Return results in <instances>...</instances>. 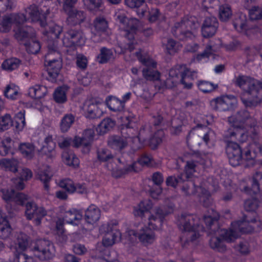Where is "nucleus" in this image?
Masks as SVG:
<instances>
[{"label": "nucleus", "mask_w": 262, "mask_h": 262, "mask_svg": "<svg viewBox=\"0 0 262 262\" xmlns=\"http://www.w3.org/2000/svg\"><path fill=\"white\" fill-rule=\"evenodd\" d=\"M212 214L205 215L203 217L206 225L210 230V234H218L227 242H232L240 236V233H248L255 229V224H260L257 222L255 215L251 217L249 213L244 214L243 219L232 223L229 230L220 229L218 226L220 214L212 210Z\"/></svg>", "instance_id": "1"}, {"label": "nucleus", "mask_w": 262, "mask_h": 262, "mask_svg": "<svg viewBox=\"0 0 262 262\" xmlns=\"http://www.w3.org/2000/svg\"><path fill=\"white\" fill-rule=\"evenodd\" d=\"M235 83L245 90L241 99L246 107H254L262 102V82L247 76H239Z\"/></svg>", "instance_id": "2"}, {"label": "nucleus", "mask_w": 262, "mask_h": 262, "mask_svg": "<svg viewBox=\"0 0 262 262\" xmlns=\"http://www.w3.org/2000/svg\"><path fill=\"white\" fill-rule=\"evenodd\" d=\"M177 225L180 230L183 232H188L190 239H185L184 236L180 237V240L183 246H186L190 241L195 240L200 236L199 231L200 227L198 223V218L194 215L183 213L178 217Z\"/></svg>", "instance_id": "3"}, {"label": "nucleus", "mask_w": 262, "mask_h": 262, "mask_svg": "<svg viewBox=\"0 0 262 262\" xmlns=\"http://www.w3.org/2000/svg\"><path fill=\"white\" fill-rule=\"evenodd\" d=\"M199 24L194 16H186L179 22H177L171 29L172 34L180 40L191 38L194 35Z\"/></svg>", "instance_id": "4"}, {"label": "nucleus", "mask_w": 262, "mask_h": 262, "mask_svg": "<svg viewBox=\"0 0 262 262\" xmlns=\"http://www.w3.org/2000/svg\"><path fill=\"white\" fill-rule=\"evenodd\" d=\"M48 48V52L45 56V64L47 67L48 79L54 82L56 81L62 67L61 59L54 43L49 44Z\"/></svg>", "instance_id": "5"}, {"label": "nucleus", "mask_w": 262, "mask_h": 262, "mask_svg": "<svg viewBox=\"0 0 262 262\" xmlns=\"http://www.w3.org/2000/svg\"><path fill=\"white\" fill-rule=\"evenodd\" d=\"M12 181L13 188L10 190H3L2 198L8 205L14 203L17 205L23 206L28 200V195L22 192H16L14 189L17 190H23L25 187L24 180L17 177L13 178Z\"/></svg>", "instance_id": "6"}, {"label": "nucleus", "mask_w": 262, "mask_h": 262, "mask_svg": "<svg viewBox=\"0 0 262 262\" xmlns=\"http://www.w3.org/2000/svg\"><path fill=\"white\" fill-rule=\"evenodd\" d=\"M35 35L34 30L29 26L19 28L15 34L16 39L25 46L27 52L33 54H37L40 49V43L33 38Z\"/></svg>", "instance_id": "7"}, {"label": "nucleus", "mask_w": 262, "mask_h": 262, "mask_svg": "<svg viewBox=\"0 0 262 262\" xmlns=\"http://www.w3.org/2000/svg\"><path fill=\"white\" fill-rule=\"evenodd\" d=\"M30 250L33 254L41 260L50 259L54 255V246L48 240H37L31 245Z\"/></svg>", "instance_id": "8"}, {"label": "nucleus", "mask_w": 262, "mask_h": 262, "mask_svg": "<svg viewBox=\"0 0 262 262\" xmlns=\"http://www.w3.org/2000/svg\"><path fill=\"white\" fill-rule=\"evenodd\" d=\"M85 40L82 30L79 27L73 26H69L62 38L63 45L66 47L82 46Z\"/></svg>", "instance_id": "9"}, {"label": "nucleus", "mask_w": 262, "mask_h": 262, "mask_svg": "<svg viewBox=\"0 0 262 262\" xmlns=\"http://www.w3.org/2000/svg\"><path fill=\"white\" fill-rule=\"evenodd\" d=\"M223 139L227 143V145H229L231 143L246 142L248 140V136L242 125H238L233 123L232 126L224 132Z\"/></svg>", "instance_id": "10"}, {"label": "nucleus", "mask_w": 262, "mask_h": 262, "mask_svg": "<svg viewBox=\"0 0 262 262\" xmlns=\"http://www.w3.org/2000/svg\"><path fill=\"white\" fill-rule=\"evenodd\" d=\"M138 59L146 67L142 71L144 77L147 80L155 81L159 79L160 74L155 69L157 62L151 58L144 56L140 52L136 53Z\"/></svg>", "instance_id": "11"}, {"label": "nucleus", "mask_w": 262, "mask_h": 262, "mask_svg": "<svg viewBox=\"0 0 262 262\" xmlns=\"http://www.w3.org/2000/svg\"><path fill=\"white\" fill-rule=\"evenodd\" d=\"M28 246L27 236L25 234L18 235L14 252V262H35L32 256L24 253Z\"/></svg>", "instance_id": "12"}, {"label": "nucleus", "mask_w": 262, "mask_h": 262, "mask_svg": "<svg viewBox=\"0 0 262 262\" xmlns=\"http://www.w3.org/2000/svg\"><path fill=\"white\" fill-rule=\"evenodd\" d=\"M50 13V9L46 6L39 8L35 5H32L26 9V14L32 21H39L41 27H46V17Z\"/></svg>", "instance_id": "13"}, {"label": "nucleus", "mask_w": 262, "mask_h": 262, "mask_svg": "<svg viewBox=\"0 0 262 262\" xmlns=\"http://www.w3.org/2000/svg\"><path fill=\"white\" fill-rule=\"evenodd\" d=\"M117 19L124 25L123 36L129 40L133 39L139 26V20L136 18L128 19L123 15H118Z\"/></svg>", "instance_id": "14"}, {"label": "nucleus", "mask_w": 262, "mask_h": 262, "mask_svg": "<svg viewBox=\"0 0 262 262\" xmlns=\"http://www.w3.org/2000/svg\"><path fill=\"white\" fill-rule=\"evenodd\" d=\"M26 216L28 220L34 219L36 225L41 223L42 217L47 215L46 210L42 207H38L33 202H28L26 204Z\"/></svg>", "instance_id": "15"}, {"label": "nucleus", "mask_w": 262, "mask_h": 262, "mask_svg": "<svg viewBox=\"0 0 262 262\" xmlns=\"http://www.w3.org/2000/svg\"><path fill=\"white\" fill-rule=\"evenodd\" d=\"M229 163L233 167L240 165L243 162L242 147L237 143H231L226 147Z\"/></svg>", "instance_id": "16"}, {"label": "nucleus", "mask_w": 262, "mask_h": 262, "mask_svg": "<svg viewBox=\"0 0 262 262\" xmlns=\"http://www.w3.org/2000/svg\"><path fill=\"white\" fill-rule=\"evenodd\" d=\"M218 27L219 23L215 16L212 15L206 16L202 26L203 36L205 38L213 36L215 34Z\"/></svg>", "instance_id": "17"}, {"label": "nucleus", "mask_w": 262, "mask_h": 262, "mask_svg": "<svg viewBox=\"0 0 262 262\" xmlns=\"http://www.w3.org/2000/svg\"><path fill=\"white\" fill-rule=\"evenodd\" d=\"M118 161L120 163V165L116 168H114L112 170V176L116 178H120L122 176L128 174L132 172H137L136 162H127L125 161L123 158H119Z\"/></svg>", "instance_id": "18"}, {"label": "nucleus", "mask_w": 262, "mask_h": 262, "mask_svg": "<svg viewBox=\"0 0 262 262\" xmlns=\"http://www.w3.org/2000/svg\"><path fill=\"white\" fill-rule=\"evenodd\" d=\"M66 12L68 14L67 23L69 26L75 27L77 25H80L86 18V14L83 11L72 8Z\"/></svg>", "instance_id": "19"}, {"label": "nucleus", "mask_w": 262, "mask_h": 262, "mask_svg": "<svg viewBox=\"0 0 262 262\" xmlns=\"http://www.w3.org/2000/svg\"><path fill=\"white\" fill-rule=\"evenodd\" d=\"M60 187L64 189L68 192L73 193L77 192L80 194H85L88 190L84 184H75L73 181L70 179L61 180L59 182Z\"/></svg>", "instance_id": "20"}, {"label": "nucleus", "mask_w": 262, "mask_h": 262, "mask_svg": "<svg viewBox=\"0 0 262 262\" xmlns=\"http://www.w3.org/2000/svg\"><path fill=\"white\" fill-rule=\"evenodd\" d=\"M53 174L51 167L48 165H43L40 167L37 173V178L43 184L45 190H49L50 188L49 183Z\"/></svg>", "instance_id": "21"}, {"label": "nucleus", "mask_w": 262, "mask_h": 262, "mask_svg": "<svg viewBox=\"0 0 262 262\" xmlns=\"http://www.w3.org/2000/svg\"><path fill=\"white\" fill-rule=\"evenodd\" d=\"M138 238L142 244L147 246L155 242L156 236L154 231L151 229L145 227L140 230L138 234Z\"/></svg>", "instance_id": "22"}, {"label": "nucleus", "mask_w": 262, "mask_h": 262, "mask_svg": "<svg viewBox=\"0 0 262 262\" xmlns=\"http://www.w3.org/2000/svg\"><path fill=\"white\" fill-rule=\"evenodd\" d=\"M95 136V131L93 129H85L82 138L75 137L73 140L74 146L78 147L79 146L89 147L91 144Z\"/></svg>", "instance_id": "23"}, {"label": "nucleus", "mask_w": 262, "mask_h": 262, "mask_svg": "<svg viewBox=\"0 0 262 262\" xmlns=\"http://www.w3.org/2000/svg\"><path fill=\"white\" fill-rule=\"evenodd\" d=\"M233 122L235 124L238 123L241 124L246 123L247 125L250 127H254L257 124L256 120L252 117L249 113L246 110L239 111L236 114Z\"/></svg>", "instance_id": "24"}, {"label": "nucleus", "mask_w": 262, "mask_h": 262, "mask_svg": "<svg viewBox=\"0 0 262 262\" xmlns=\"http://www.w3.org/2000/svg\"><path fill=\"white\" fill-rule=\"evenodd\" d=\"M213 109L220 111H226L231 107V100L227 97H217L210 101Z\"/></svg>", "instance_id": "25"}, {"label": "nucleus", "mask_w": 262, "mask_h": 262, "mask_svg": "<svg viewBox=\"0 0 262 262\" xmlns=\"http://www.w3.org/2000/svg\"><path fill=\"white\" fill-rule=\"evenodd\" d=\"M83 111L85 116L90 119L98 118L102 114L97 105L90 100L86 101L84 103Z\"/></svg>", "instance_id": "26"}, {"label": "nucleus", "mask_w": 262, "mask_h": 262, "mask_svg": "<svg viewBox=\"0 0 262 262\" xmlns=\"http://www.w3.org/2000/svg\"><path fill=\"white\" fill-rule=\"evenodd\" d=\"M107 144L112 148L118 151H121L127 147L128 141L122 136L114 135L108 138Z\"/></svg>", "instance_id": "27"}, {"label": "nucleus", "mask_w": 262, "mask_h": 262, "mask_svg": "<svg viewBox=\"0 0 262 262\" xmlns=\"http://www.w3.org/2000/svg\"><path fill=\"white\" fill-rule=\"evenodd\" d=\"M185 69H188L184 66H179V68L171 69L169 72V77L166 80V84L169 87L176 85L179 77L181 78V74Z\"/></svg>", "instance_id": "28"}, {"label": "nucleus", "mask_w": 262, "mask_h": 262, "mask_svg": "<svg viewBox=\"0 0 262 262\" xmlns=\"http://www.w3.org/2000/svg\"><path fill=\"white\" fill-rule=\"evenodd\" d=\"M100 217V210L96 206L92 205L87 209L85 213V220L90 224H93Z\"/></svg>", "instance_id": "29"}, {"label": "nucleus", "mask_w": 262, "mask_h": 262, "mask_svg": "<svg viewBox=\"0 0 262 262\" xmlns=\"http://www.w3.org/2000/svg\"><path fill=\"white\" fill-rule=\"evenodd\" d=\"M121 240V233L119 230H114L107 232L103 238L102 243L105 247L112 246L116 242Z\"/></svg>", "instance_id": "30"}, {"label": "nucleus", "mask_w": 262, "mask_h": 262, "mask_svg": "<svg viewBox=\"0 0 262 262\" xmlns=\"http://www.w3.org/2000/svg\"><path fill=\"white\" fill-rule=\"evenodd\" d=\"M56 144L53 141L52 136L49 135L44 140V144L38 149V152L42 155L50 156L54 151Z\"/></svg>", "instance_id": "31"}, {"label": "nucleus", "mask_w": 262, "mask_h": 262, "mask_svg": "<svg viewBox=\"0 0 262 262\" xmlns=\"http://www.w3.org/2000/svg\"><path fill=\"white\" fill-rule=\"evenodd\" d=\"M234 28L238 32H241L247 29V17L243 13L237 14L233 21Z\"/></svg>", "instance_id": "32"}, {"label": "nucleus", "mask_w": 262, "mask_h": 262, "mask_svg": "<svg viewBox=\"0 0 262 262\" xmlns=\"http://www.w3.org/2000/svg\"><path fill=\"white\" fill-rule=\"evenodd\" d=\"M106 102L108 107L114 112L121 111L124 107L123 101L114 96L108 97L106 100Z\"/></svg>", "instance_id": "33"}, {"label": "nucleus", "mask_w": 262, "mask_h": 262, "mask_svg": "<svg viewBox=\"0 0 262 262\" xmlns=\"http://www.w3.org/2000/svg\"><path fill=\"white\" fill-rule=\"evenodd\" d=\"M82 218V214L76 210H69L67 211L63 219L65 222L73 225H77Z\"/></svg>", "instance_id": "34"}, {"label": "nucleus", "mask_w": 262, "mask_h": 262, "mask_svg": "<svg viewBox=\"0 0 262 262\" xmlns=\"http://www.w3.org/2000/svg\"><path fill=\"white\" fill-rule=\"evenodd\" d=\"M11 232V228L7 217H0V238L6 239L8 238Z\"/></svg>", "instance_id": "35"}, {"label": "nucleus", "mask_w": 262, "mask_h": 262, "mask_svg": "<svg viewBox=\"0 0 262 262\" xmlns=\"http://www.w3.org/2000/svg\"><path fill=\"white\" fill-rule=\"evenodd\" d=\"M152 207V204L150 200H147L141 201L139 204V208L134 211L135 215L143 217L145 213H147Z\"/></svg>", "instance_id": "36"}, {"label": "nucleus", "mask_w": 262, "mask_h": 262, "mask_svg": "<svg viewBox=\"0 0 262 262\" xmlns=\"http://www.w3.org/2000/svg\"><path fill=\"white\" fill-rule=\"evenodd\" d=\"M232 15L231 8L228 4H224L220 6L219 9V17L221 21H228Z\"/></svg>", "instance_id": "37"}, {"label": "nucleus", "mask_w": 262, "mask_h": 262, "mask_svg": "<svg viewBox=\"0 0 262 262\" xmlns=\"http://www.w3.org/2000/svg\"><path fill=\"white\" fill-rule=\"evenodd\" d=\"M188 178L186 174L181 173L177 177L169 176L166 180V184L168 186L176 188L178 185L182 184Z\"/></svg>", "instance_id": "38"}, {"label": "nucleus", "mask_w": 262, "mask_h": 262, "mask_svg": "<svg viewBox=\"0 0 262 262\" xmlns=\"http://www.w3.org/2000/svg\"><path fill=\"white\" fill-rule=\"evenodd\" d=\"M47 93V90L45 86L35 85L30 88L29 90V95L35 99H40L43 97Z\"/></svg>", "instance_id": "39"}, {"label": "nucleus", "mask_w": 262, "mask_h": 262, "mask_svg": "<svg viewBox=\"0 0 262 262\" xmlns=\"http://www.w3.org/2000/svg\"><path fill=\"white\" fill-rule=\"evenodd\" d=\"M18 149L24 156L32 159L34 155V146L30 143H23L19 144Z\"/></svg>", "instance_id": "40"}, {"label": "nucleus", "mask_w": 262, "mask_h": 262, "mask_svg": "<svg viewBox=\"0 0 262 262\" xmlns=\"http://www.w3.org/2000/svg\"><path fill=\"white\" fill-rule=\"evenodd\" d=\"M114 58V54L111 49L105 47L101 48L97 59L100 63H105Z\"/></svg>", "instance_id": "41"}, {"label": "nucleus", "mask_w": 262, "mask_h": 262, "mask_svg": "<svg viewBox=\"0 0 262 262\" xmlns=\"http://www.w3.org/2000/svg\"><path fill=\"white\" fill-rule=\"evenodd\" d=\"M182 183L183 185L182 190L186 195L195 194L197 187L192 181L189 180V177H188V178Z\"/></svg>", "instance_id": "42"}, {"label": "nucleus", "mask_w": 262, "mask_h": 262, "mask_svg": "<svg viewBox=\"0 0 262 262\" xmlns=\"http://www.w3.org/2000/svg\"><path fill=\"white\" fill-rule=\"evenodd\" d=\"M259 205V201L256 199L247 200L244 203V207L246 211L247 212V214L249 213L250 215L252 214L253 216H256V213L255 211L257 209Z\"/></svg>", "instance_id": "43"}, {"label": "nucleus", "mask_w": 262, "mask_h": 262, "mask_svg": "<svg viewBox=\"0 0 262 262\" xmlns=\"http://www.w3.org/2000/svg\"><path fill=\"white\" fill-rule=\"evenodd\" d=\"M93 25L98 33L104 32L108 28L107 21L105 18L101 16L95 18L93 21Z\"/></svg>", "instance_id": "44"}, {"label": "nucleus", "mask_w": 262, "mask_h": 262, "mask_svg": "<svg viewBox=\"0 0 262 262\" xmlns=\"http://www.w3.org/2000/svg\"><path fill=\"white\" fill-rule=\"evenodd\" d=\"M75 121V116L72 114L64 116L60 122V128L62 132H67Z\"/></svg>", "instance_id": "45"}, {"label": "nucleus", "mask_w": 262, "mask_h": 262, "mask_svg": "<svg viewBox=\"0 0 262 262\" xmlns=\"http://www.w3.org/2000/svg\"><path fill=\"white\" fill-rule=\"evenodd\" d=\"M0 166L5 168L6 170H9L13 172H16L18 170L17 162L14 160L3 159L0 160Z\"/></svg>", "instance_id": "46"}, {"label": "nucleus", "mask_w": 262, "mask_h": 262, "mask_svg": "<svg viewBox=\"0 0 262 262\" xmlns=\"http://www.w3.org/2000/svg\"><path fill=\"white\" fill-rule=\"evenodd\" d=\"M209 244L212 249H215L219 252H224L226 249L223 240L217 236H212L210 239Z\"/></svg>", "instance_id": "47"}, {"label": "nucleus", "mask_w": 262, "mask_h": 262, "mask_svg": "<svg viewBox=\"0 0 262 262\" xmlns=\"http://www.w3.org/2000/svg\"><path fill=\"white\" fill-rule=\"evenodd\" d=\"M250 147L248 144V147L246 150L244 151V154H242L243 161H245L247 162V166H253L255 164V158L256 157V151L253 150V153L251 152Z\"/></svg>", "instance_id": "48"}, {"label": "nucleus", "mask_w": 262, "mask_h": 262, "mask_svg": "<svg viewBox=\"0 0 262 262\" xmlns=\"http://www.w3.org/2000/svg\"><path fill=\"white\" fill-rule=\"evenodd\" d=\"M20 63V60L16 58L8 59L2 63V68L6 70L12 71L18 68Z\"/></svg>", "instance_id": "49"}, {"label": "nucleus", "mask_w": 262, "mask_h": 262, "mask_svg": "<svg viewBox=\"0 0 262 262\" xmlns=\"http://www.w3.org/2000/svg\"><path fill=\"white\" fill-rule=\"evenodd\" d=\"M197 85L199 90L205 93L211 92L218 88L217 84L203 80L199 81Z\"/></svg>", "instance_id": "50"}, {"label": "nucleus", "mask_w": 262, "mask_h": 262, "mask_svg": "<svg viewBox=\"0 0 262 262\" xmlns=\"http://www.w3.org/2000/svg\"><path fill=\"white\" fill-rule=\"evenodd\" d=\"M97 154L98 160L102 162L108 161L114 158V156L111 151L106 148L98 149Z\"/></svg>", "instance_id": "51"}, {"label": "nucleus", "mask_w": 262, "mask_h": 262, "mask_svg": "<svg viewBox=\"0 0 262 262\" xmlns=\"http://www.w3.org/2000/svg\"><path fill=\"white\" fill-rule=\"evenodd\" d=\"M148 219V225L150 229L157 230L162 226L163 220L154 215H149Z\"/></svg>", "instance_id": "52"}, {"label": "nucleus", "mask_w": 262, "mask_h": 262, "mask_svg": "<svg viewBox=\"0 0 262 262\" xmlns=\"http://www.w3.org/2000/svg\"><path fill=\"white\" fill-rule=\"evenodd\" d=\"M12 120L9 114L0 117V132L7 130L12 125Z\"/></svg>", "instance_id": "53"}, {"label": "nucleus", "mask_w": 262, "mask_h": 262, "mask_svg": "<svg viewBox=\"0 0 262 262\" xmlns=\"http://www.w3.org/2000/svg\"><path fill=\"white\" fill-rule=\"evenodd\" d=\"M12 140L10 137H6L0 145V155L3 156H6L10 150Z\"/></svg>", "instance_id": "54"}, {"label": "nucleus", "mask_w": 262, "mask_h": 262, "mask_svg": "<svg viewBox=\"0 0 262 262\" xmlns=\"http://www.w3.org/2000/svg\"><path fill=\"white\" fill-rule=\"evenodd\" d=\"M115 126V122L111 118L104 119L99 124L100 132L102 134L106 133Z\"/></svg>", "instance_id": "55"}, {"label": "nucleus", "mask_w": 262, "mask_h": 262, "mask_svg": "<svg viewBox=\"0 0 262 262\" xmlns=\"http://www.w3.org/2000/svg\"><path fill=\"white\" fill-rule=\"evenodd\" d=\"M138 233L134 230H128L125 233V241L124 242L125 244L129 246L134 245L137 242Z\"/></svg>", "instance_id": "56"}, {"label": "nucleus", "mask_w": 262, "mask_h": 262, "mask_svg": "<svg viewBox=\"0 0 262 262\" xmlns=\"http://www.w3.org/2000/svg\"><path fill=\"white\" fill-rule=\"evenodd\" d=\"M249 18L251 20H256L262 18V8L259 6L253 7L248 10Z\"/></svg>", "instance_id": "57"}, {"label": "nucleus", "mask_w": 262, "mask_h": 262, "mask_svg": "<svg viewBox=\"0 0 262 262\" xmlns=\"http://www.w3.org/2000/svg\"><path fill=\"white\" fill-rule=\"evenodd\" d=\"M12 24L11 14L4 16L3 20L0 22V31L5 32L9 31Z\"/></svg>", "instance_id": "58"}, {"label": "nucleus", "mask_w": 262, "mask_h": 262, "mask_svg": "<svg viewBox=\"0 0 262 262\" xmlns=\"http://www.w3.org/2000/svg\"><path fill=\"white\" fill-rule=\"evenodd\" d=\"M189 69H185L181 74V78H180V82L184 85V88L190 89L192 86V83L190 81L191 80L189 79Z\"/></svg>", "instance_id": "59"}, {"label": "nucleus", "mask_w": 262, "mask_h": 262, "mask_svg": "<svg viewBox=\"0 0 262 262\" xmlns=\"http://www.w3.org/2000/svg\"><path fill=\"white\" fill-rule=\"evenodd\" d=\"M4 93L6 97L11 99H15L18 94L17 89L13 84H9L6 86Z\"/></svg>", "instance_id": "60"}, {"label": "nucleus", "mask_w": 262, "mask_h": 262, "mask_svg": "<svg viewBox=\"0 0 262 262\" xmlns=\"http://www.w3.org/2000/svg\"><path fill=\"white\" fill-rule=\"evenodd\" d=\"M54 98L58 103H64L67 100L64 90L61 88H58L54 92Z\"/></svg>", "instance_id": "61"}, {"label": "nucleus", "mask_w": 262, "mask_h": 262, "mask_svg": "<svg viewBox=\"0 0 262 262\" xmlns=\"http://www.w3.org/2000/svg\"><path fill=\"white\" fill-rule=\"evenodd\" d=\"M244 53L247 57L248 61H252L255 59L257 54L258 50L255 47H246L244 50Z\"/></svg>", "instance_id": "62"}, {"label": "nucleus", "mask_w": 262, "mask_h": 262, "mask_svg": "<svg viewBox=\"0 0 262 262\" xmlns=\"http://www.w3.org/2000/svg\"><path fill=\"white\" fill-rule=\"evenodd\" d=\"M197 165H205L207 162V156L205 154H195L192 155L190 159Z\"/></svg>", "instance_id": "63"}, {"label": "nucleus", "mask_w": 262, "mask_h": 262, "mask_svg": "<svg viewBox=\"0 0 262 262\" xmlns=\"http://www.w3.org/2000/svg\"><path fill=\"white\" fill-rule=\"evenodd\" d=\"M179 42L172 39H168L166 44V49L169 54H172L176 53L179 50Z\"/></svg>", "instance_id": "64"}]
</instances>
